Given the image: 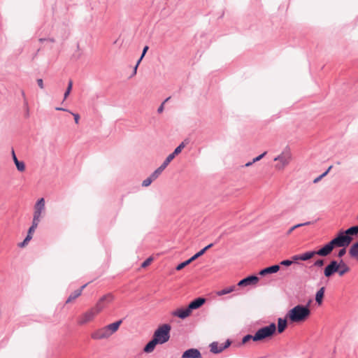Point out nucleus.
Masks as SVG:
<instances>
[{
	"label": "nucleus",
	"mask_w": 358,
	"mask_h": 358,
	"mask_svg": "<svg viewBox=\"0 0 358 358\" xmlns=\"http://www.w3.org/2000/svg\"><path fill=\"white\" fill-rule=\"evenodd\" d=\"M358 236V225L350 227L346 230H340L336 236L329 241L332 250L337 247H348L353 240V236Z\"/></svg>",
	"instance_id": "nucleus-1"
},
{
	"label": "nucleus",
	"mask_w": 358,
	"mask_h": 358,
	"mask_svg": "<svg viewBox=\"0 0 358 358\" xmlns=\"http://www.w3.org/2000/svg\"><path fill=\"white\" fill-rule=\"evenodd\" d=\"M309 303L306 306L301 304L296 305L288 311L286 317L293 323L304 322L310 315Z\"/></svg>",
	"instance_id": "nucleus-2"
},
{
	"label": "nucleus",
	"mask_w": 358,
	"mask_h": 358,
	"mask_svg": "<svg viewBox=\"0 0 358 358\" xmlns=\"http://www.w3.org/2000/svg\"><path fill=\"white\" fill-rule=\"evenodd\" d=\"M113 300V296L110 293L103 296L97 302L94 308L95 310L94 309H91L85 313L79 320V324H83L91 321L95 315L99 313L103 308L105 303H110Z\"/></svg>",
	"instance_id": "nucleus-3"
},
{
	"label": "nucleus",
	"mask_w": 358,
	"mask_h": 358,
	"mask_svg": "<svg viewBox=\"0 0 358 358\" xmlns=\"http://www.w3.org/2000/svg\"><path fill=\"white\" fill-rule=\"evenodd\" d=\"M277 327L274 322L259 329L254 334V341L258 342L271 338L276 332Z\"/></svg>",
	"instance_id": "nucleus-4"
},
{
	"label": "nucleus",
	"mask_w": 358,
	"mask_h": 358,
	"mask_svg": "<svg viewBox=\"0 0 358 358\" xmlns=\"http://www.w3.org/2000/svg\"><path fill=\"white\" fill-rule=\"evenodd\" d=\"M331 252L332 250L329 243H327L317 250H310L301 254V261H308L315 255L323 257H327L330 255Z\"/></svg>",
	"instance_id": "nucleus-5"
},
{
	"label": "nucleus",
	"mask_w": 358,
	"mask_h": 358,
	"mask_svg": "<svg viewBox=\"0 0 358 358\" xmlns=\"http://www.w3.org/2000/svg\"><path fill=\"white\" fill-rule=\"evenodd\" d=\"M171 327L169 324H164L159 327L154 332L152 338L159 343L164 344L170 338Z\"/></svg>",
	"instance_id": "nucleus-6"
},
{
	"label": "nucleus",
	"mask_w": 358,
	"mask_h": 358,
	"mask_svg": "<svg viewBox=\"0 0 358 358\" xmlns=\"http://www.w3.org/2000/svg\"><path fill=\"white\" fill-rule=\"evenodd\" d=\"M291 159V153L289 150H284L280 155L274 158V161L278 162L275 168L278 170L282 169L289 164Z\"/></svg>",
	"instance_id": "nucleus-7"
},
{
	"label": "nucleus",
	"mask_w": 358,
	"mask_h": 358,
	"mask_svg": "<svg viewBox=\"0 0 358 358\" xmlns=\"http://www.w3.org/2000/svg\"><path fill=\"white\" fill-rule=\"evenodd\" d=\"M338 266L339 264L337 260H331L324 268V275L327 278H330L335 273H338L339 275Z\"/></svg>",
	"instance_id": "nucleus-8"
},
{
	"label": "nucleus",
	"mask_w": 358,
	"mask_h": 358,
	"mask_svg": "<svg viewBox=\"0 0 358 358\" xmlns=\"http://www.w3.org/2000/svg\"><path fill=\"white\" fill-rule=\"evenodd\" d=\"M259 280V277H257L256 275H248L242 280H241L237 285L239 287H246L248 285H254L257 284Z\"/></svg>",
	"instance_id": "nucleus-9"
},
{
	"label": "nucleus",
	"mask_w": 358,
	"mask_h": 358,
	"mask_svg": "<svg viewBox=\"0 0 358 358\" xmlns=\"http://www.w3.org/2000/svg\"><path fill=\"white\" fill-rule=\"evenodd\" d=\"M231 341L229 340H227L224 343L221 344L219 347L217 342H213L210 345V352L214 354H217L222 352L224 350L229 348L231 345Z\"/></svg>",
	"instance_id": "nucleus-10"
},
{
	"label": "nucleus",
	"mask_w": 358,
	"mask_h": 358,
	"mask_svg": "<svg viewBox=\"0 0 358 358\" xmlns=\"http://www.w3.org/2000/svg\"><path fill=\"white\" fill-rule=\"evenodd\" d=\"M91 337L94 340H101L104 338H108L110 337V334L107 331V329L104 327L103 328L99 329L95 331H94L91 334Z\"/></svg>",
	"instance_id": "nucleus-11"
},
{
	"label": "nucleus",
	"mask_w": 358,
	"mask_h": 358,
	"mask_svg": "<svg viewBox=\"0 0 358 358\" xmlns=\"http://www.w3.org/2000/svg\"><path fill=\"white\" fill-rule=\"evenodd\" d=\"M200 351L196 348H189L185 350L182 355V358H201Z\"/></svg>",
	"instance_id": "nucleus-12"
},
{
	"label": "nucleus",
	"mask_w": 358,
	"mask_h": 358,
	"mask_svg": "<svg viewBox=\"0 0 358 358\" xmlns=\"http://www.w3.org/2000/svg\"><path fill=\"white\" fill-rule=\"evenodd\" d=\"M206 302V299L203 297H197L192 301L189 305V309L192 312L193 310H196L201 307Z\"/></svg>",
	"instance_id": "nucleus-13"
},
{
	"label": "nucleus",
	"mask_w": 358,
	"mask_h": 358,
	"mask_svg": "<svg viewBox=\"0 0 358 358\" xmlns=\"http://www.w3.org/2000/svg\"><path fill=\"white\" fill-rule=\"evenodd\" d=\"M279 264H274L262 269L259 274L262 276H265L268 274L275 273L280 270Z\"/></svg>",
	"instance_id": "nucleus-14"
},
{
	"label": "nucleus",
	"mask_w": 358,
	"mask_h": 358,
	"mask_svg": "<svg viewBox=\"0 0 358 358\" xmlns=\"http://www.w3.org/2000/svg\"><path fill=\"white\" fill-rule=\"evenodd\" d=\"M191 313L192 311L187 306L186 308H178L173 313V315L183 320L189 316Z\"/></svg>",
	"instance_id": "nucleus-15"
},
{
	"label": "nucleus",
	"mask_w": 358,
	"mask_h": 358,
	"mask_svg": "<svg viewBox=\"0 0 358 358\" xmlns=\"http://www.w3.org/2000/svg\"><path fill=\"white\" fill-rule=\"evenodd\" d=\"M45 210V199L43 198H41L37 201L34 206V214H36L38 215H41L42 212Z\"/></svg>",
	"instance_id": "nucleus-16"
},
{
	"label": "nucleus",
	"mask_w": 358,
	"mask_h": 358,
	"mask_svg": "<svg viewBox=\"0 0 358 358\" xmlns=\"http://www.w3.org/2000/svg\"><path fill=\"white\" fill-rule=\"evenodd\" d=\"M122 323V320H119L105 327L107 329V331L110 334V336L118 330Z\"/></svg>",
	"instance_id": "nucleus-17"
},
{
	"label": "nucleus",
	"mask_w": 358,
	"mask_h": 358,
	"mask_svg": "<svg viewBox=\"0 0 358 358\" xmlns=\"http://www.w3.org/2000/svg\"><path fill=\"white\" fill-rule=\"evenodd\" d=\"M159 344L153 338L144 346L143 352L150 353L154 351L156 345Z\"/></svg>",
	"instance_id": "nucleus-18"
},
{
	"label": "nucleus",
	"mask_w": 358,
	"mask_h": 358,
	"mask_svg": "<svg viewBox=\"0 0 358 358\" xmlns=\"http://www.w3.org/2000/svg\"><path fill=\"white\" fill-rule=\"evenodd\" d=\"M287 318H278V327H277V329L276 331H278V332L279 334H281L282 333L285 329L287 328Z\"/></svg>",
	"instance_id": "nucleus-19"
},
{
	"label": "nucleus",
	"mask_w": 358,
	"mask_h": 358,
	"mask_svg": "<svg viewBox=\"0 0 358 358\" xmlns=\"http://www.w3.org/2000/svg\"><path fill=\"white\" fill-rule=\"evenodd\" d=\"M339 264V276L344 275L346 273L350 271V267L344 262L343 259L338 262Z\"/></svg>",
	"instance_id": "nucleus-20"
},
{
	"label": "nucleus",
	"mask_w": 358,
	"mask_h": 358,
	"mask_svg": "<svg viewBox=\"0 0 358 358\" xmlns=\"http://www.w3.org/2000/svg\"><path fill=\"white\" fill-rule=\"evenodd\" d=\"M189 143V139L185 138L178 147H176L174 151L171 153L174 157L180 154L182 150Z\"/></svg>",
	"instance_id": "nucleus-21"
},
{
	"label": "nucleus",
	"mask_w": 358,
	"mask_h": 358,
	"mask_svg": "<svg viewBox=\"0 0 358 358\" xmlns=\"http://www.w3.org/2000/svg\"><path fill=\"white\" fill-rule=\"evenodd\" d=\"M325 287H322L315 294V301L318 305H321L324 296Z\"/></svg>",
	"instance_id": "nucleus-22"
},
{
	"label": "nucleus",
	"mask_w": 358,
	"mask_h": 358,
	"mask_svg": "<svg viewBox=\"0 0 358 358\" xmlns=\"http://www.w3.org/2000/svg\"><path fill=\"white\" fill-rule=\"evenodd\" d=\"M350 255L358 260V241L352 245L349 250Z\"/></svg>",
	"instance_id": "nucleus-23"
},
{
	"label": "nucleus",
	"mask_w": 358,
	"mask_h": 358,
	"mask_svg": "<svg viewBox=\"0 0 358 358\" xmlns=\"http://www.w3.org/2000/svg\"><path fill=\"white\" fill-rule=\"evenodd\" d=\"M81 295V290H75L73 293L70 294V296L68 297L67 300L66 301V303H70L77 299L79 296Z\"/></svg>",
	"instance_id": "nucleus-24"
},
{
	"label": "nucleus",
	"mask_w": 358,
	"mask_h": 358,
	"mask_svg": "<svg viewBox=\"0 0 358 358\" xmlns=\"http://www.w3.org/2000/svg\"><path fill=\"white\" fill-rule=\"evenodd\" d=\"M236 287L234 285L230 286L229 287H226L224 289H222V290L217 292V294L218 296H222L224 294H229L235 290Z\"/></svg>",
	"instance_id": "nucleus-25"
},
{
	"label": "nucleus",
	"mask_w": 358,
	"mask_h": 358,
	"mask_svg": "<svg viewBox=\"0 0 358 358\" xmlns=\"http://www.w3.org/2000/svg\"><path fill=\"white\" fill-rule=\"evenodd\" d=\"M23 108L24 110V117L29 118V115H30V112H29V103H28V101H27V98H24V102H23Z\"/></svg>",
	"instance_id": "nucleus-26"
},
{
	"label": "nucleus",
	"mask_w": 358,
	"mask_h": 358,
	"mask_svg": "<svg viewBox=\"0 0 358 358\" xmlns=\"http://www.w3.org/2000/svg\"><path fill=\"white\" fill-rule=\"evenodd\" d=\"M165 169L160 166L152 174V178L156 180Z\"/></svg>",
	"instance_id": "nucleus-27"
},
{
	"label": "nucleus",
	"mask_w": 358,
	"mask_h": 358,
	"mask_svg": "<svg viewBox=\"0 0 358 358\" xmlns=\"http://www.w3.org/2000/svg\"><path fill=\"white\" fill-rule=\"evenodd\" d=\"M175 158V157L172 155V154H170L167 156V157L165 159V160L164 161V162L161 164V166L166 169V166L169 164V163Z\"/></svg>",
	"instance_id": "nucleus-28"
},
{
	"label": "nucleus",
	"mask_w": 358,
	"mask_h": 358,
	"mask_svg": "<svg viewBox=\"0 0 358 358\" xmlns=\"http://www.w3.org/2000/svg\"><path fill=\"white\" fill-rule=\"evenodd\" d=\"M190 263H192V261L189 259H188L187 260L183 262H181L179 264H178V266H176V269L177 271H180L182 270L183 268H185V266H187V265H189Z\"/></svg>",
	"instance_id": "nucleus-29"
},
{
	"label": "nucleus",
	"mask_w": 358,
	"mask_h": 358,
	"mask_svg": "<svg viewBox=\"0 0 358 358\" xmlns=\"http://www.w3.org/2000/svg\"><path fill=\"white\" fill-rule=\"evenodd\" d=\"M72 86H73V82L71 80H70L68 83V87L64 92V99H66L68 97V96L69 95V94L71 93V91L72 90Z\"/></svg>",
	"instance_id": "nucleus-30"
},
{
	"label": "nucleus",
	"mask_w": 358,
	"mask_h": 358,
	"mask_svg": "<svg viewBox=\"0 0 358 358\" xmlns=\"http://www.w3.org/2000/svg\"><path fill=\"white\" fill-rule=\"evenodd\" d=\"M15 164L19 171L22 172L25 170V164L23 162L18 160L15 162Z\"/></svg>",
	"instance_id": "nucleus-31"
},
{
	"label": "nucleus",
	"mask_w": 358,
	"mask_h": 358,
	"mask_svg": "<svg viewBox=\"0 0 358 358\" xmlns=\"http://www.w3.org/2000/svg\"><path fill=\"white\" fill-rule=\"evenodd\" d=\"M331 167H332L331 166H329V167L328 168V169H327L326 171H324L322 174H321L320 176H319L318 177H317L316 178H315V179L313 180V182H314V183H317V182H318L319 181H320V180H322L324 176H326L328 174V173H329V171L331 170Z\"/></svg>",
	"instance_id": "nucleus-32"
},
{
	"label": "nucleus",
	"mask_w": 358,
	"mask_h": 358,
	"mask_svg": "<svg viewBox=\"0 0 358 358\" xmlns=\"http://www.w3.org/2000/svg\"><path fill=\"white\" fill-rule=\"evenodd\" d=\"M325 261L323 259H317L313 264L310 266L311 267H322L324 265Z\"/></svg>",
	"instance_id": "nucleus-33"
},
{
	"label": "nucleus",
	"mask_w": 358,
	"mask_h": 358,
	"mask_svg": "<svg viewBox=\"0 0 358 358\" xmlns=\"http://www.w3.org/2000/svg\"><path fill=\"white\" fill-rule=\"evenodd\" d=\"M154 180H155V179H152V176L150 175L148 178H146L145 180H144L143 181L142 186L143 187H148Z\"/></svg>",
	"instance_id": "nucleus-34"
},
{
	"label": "nucleus",
	"mask_w": 358,
	"mask_h": 358,
	"mask_svg": "<svg viewBox=\"0 0 358 358\" xmlns=\"http://www.w3.org/2000/svg\"><path fill=\"white\" fill-rule=\"evenodd\" d=\"M250 340H252L254 341V335L247 334L243 337L242 343L245 344Z\"/></svg>",
	"instance_id": "nucleus-35"
},
{
	"label": "nucleus",
	"mask_w": 358,
	"mask_h": 358,
	"mask_svg": "<svg viewBox=\"0 0 358 358\" xmlns=\"http://www.w3.org/2000/svg\"><path fill=\"white\" fill-rule=\"evenodd\" d=\"M40 217H41V215H36V214H34L33 221H32V224L31 225L37 227L38 225V223L40 222Z\"/></svg>",
	"instance_id": "nucleus-36"
},
{
	"label": "nucleus",
	"mask_w": 358,
	"mask_h": 358,
	"mask_svg": "<svg viewBox=\"0 0 358 358\" xmlns=\"http://www.w3.org/2000/svg\"><path fill=\"white\" fill-rule=\"evenodd\" d=\"M31 239V236H29V235H27L24 241L18 244V246L20 248L24 247L27 243L29 242V241Z\"/></svg>",
	"instance_id": "nucleus-37"
},
{
	"label": "nucleus",
	"mask_w": 358,
	"mask_h": 358,
	"mask_svg": "<svg viewBox=\"0 0 358 358\" xmlns=\"http://www.w3.org/2000/svg\"><path fill=\"white\" fill-rule=\"evenodd\" d=\"M203 254L204 251H203L202 250L194 254L192 257H190L192 262L198 259L199 257H200L201 256H202Z\"/></svg>",
	"instance_id": "nucleus-38"
},
{
	"label": "nucleus",
	"mask_w": 358,
	"mask_h": 358,
	"mask_svg": "<svg viewBox=\"0 0 358 358\" xmlns=\"http://www.w3.org/2000/svg\"><path fill=\"white\" fill-rule=\"evenodd\" d=\"M341 249H340L337 253V257L338 258H342L346 253V247H341Z\"/></svg>",
	"instance_id": "nucleus-39"
},
{
	"label": "nucleus",
	"mask_w": 358,
	"mask_h": 358,
	"mask_svg": "<svg viewBox=\"0 0 358 358\" xmlns=\"http://www.w3.org/2000/svg\"><path fill=\"white\" fill-rule=\"evenodd\" d=\"M293 264V261L292 259H285L282 260L279 265H282L285 266H289Z\"/></svg>",
	"instance_id": "nucleus-40"
},
{
	"label": "nucleus",
	"mask_w": 358,
	"mask_h": 358,
	"mask_svg": "<svg viewBox=\"0 0 358 358\" xmlns=\"http://www.w3.org/2000/svg\"><path fill=\"white\" fill-rule=\"evenodd\" d=\"M152 261V257H149L148 259H146L141 264V267L142 268H145L147 267L148 266H149L151 263V262Z\"/></svg>",
	"instance_id": "nucleus-41"
},
{
	"label": "nucleus",
	"mask_w": 358,
	"mask_h": 358,
	"mask_svg": "<svg viewBox=\"0 0 358 358\" xmlns=\"http://www.w3.org/2000/svg\"><path fill=\"white\" fill-rule=\"evenodd\" d=\"M312 223H313L312 222H303V223H300V224H295L294 226L295 229H298V228L303 227V226L310 225Z\"/></svg>",
	"instance_id": "nucleus-42"
},
{
	"label": "nucleus",
	"mask_w": 358,
	"mask_h": 358,
	"mask_svg": "<svg viewBox=\"0 0 358 358\" xmlns=\"http://www.w3.org/2000/svg\"><path fill=\"white\" fill-rule=\"evenodd\" d=\"M299 260L301 261V254L295 255L292 257V261H293V263H297Z\"/></svg>",
	"instance_id": "nucleus-43"
},
{
	"label": "nucleus",
	"mask_w": 358,
	"mask_h": 358,
	"mask_svg": "<svg viewBox=\"0 0 358 358\" xmlns=\"http://www.w3.org/2000/svg\"><path fill=\"white\" fill-rule=\"evenodd\" d=\"M266 155V152H263L262 154L259 155V156L256 157L252 159V162H257L262 159L265 155Z\"/></svg>",
	"instance_id": "nucleus-44"
},
{
	"label": "nucleus",
	"mask_w": 358,
	"mask_h": 358,
	"mask_svg": "<svg viewBox=\"0 0 358 358\" xmlns=\"http://www.w3.org/2000/svg\"><path fill=\"white\" fill-rule=\"evenodd\" d=\"M37 227H34L33 225H31L29 230H28V232H27V235H29V236H31L32 237V234L35 231V229H36Z\"/></svg>",
	"instance_id": "nucleus-45"
},
{
	"label": "nucleus",
	"mask_w": 358,
	"mask_h": 358,
	"mask_svg": "<svg viewBox=\"0 0 358 358\" xmlns=\"http://www.w3.org/2000/svg\"><path fill=\"white\" fill-rule=\"evenodd\" d=\"M37 84L38 85V87L41 88V89H43L44 88V85H43V79L41 78H38L37 80Z\"/></svg>",
	"instance_id": "nucleus-46"
},
{
	"label": "nucleus",
	"mask_w": 358,
	"mask_h": 358,
	"mask_svg": "<svg viewBox=\"0 0 358 358\" xmlns=\"http://www.w3.org/2000/svg\"><path fill=\"white\" fill-rule=\"evenodd\" d=\"M70 113L73 115V117H74V120H75V122L76 124H78L79 119H80V115L78 113H71V112H70Z\"/></svg>",
	"instance_id": "nucleus-47"
},
{
	"label": "nucleus",
	"mask_w": 358,
	"mask_h": 358,
	"mask_svg": "<svg viewBox=\"0 0 358 358\" xmlns=\"http://www.w3.org/2000/svg\"><path fill=\"white\" fill-rule=\"evenodd\" d=\"M214 245L213 243H210L209 245H206L205 248H203V249H201L203 251H204V253L208 250H209L210 248H211Z\"/></svg>",
	"instance_id": "nucleus-48"
},
{
	"label": "nucleus",
	"mask_w": 358,
	"mask_h": 358,
	"mask_svg": "<svg viewBox=\"0 0 358 358\" xmlns=\"http://www.w3.org/2000/svg\"><path fill=\"white\" fill-rule=\"evenodd\" d=\"M164 102H162V104L159 106L158 109H157V112L159 113H161L163 112L164 110Z\"/></svg>",
	"instance_id": "nucleus-49"
},
{
	"label": "nucleus",
	"mask_w": 358,
	"mask_h": 358,
	"mask_svg": "<svg viewBox=\"0 0 358 358\" xmlns=\"http://www.w3.org/2000/svg\"><path fill=\"white\" fill-rule=\"evenodd\" d=\"M12 152V158H13V162L15 163V162L18 161V159H17V158L16 157V155H15V151H14L13 149H12V152Z\"/></svg>",
	"instance_id": "nucleus-50"
},
{
	"label": "nucleus",
	"mask_w": 358,
	"mask_h": 358,
	"mask_svg": "<svg viewBox=\"0 0 358 358\" xmlns=\"http://www.w3.org/2000/svg\"><path fill=\"white\" fill-rule=\"evenodd\" d=\"M148 49H149V47L148 45H145L143 49L141 56L144 57Z\"/></svg>",
	"instance_id": "nucleus-51"
},
{
	"label": "nucleus",
	"mask_w": 358,
	"mask_h": 358,
	"mask_svg": "<svg viewBox=\"0 0 358 358\" xmlns=\"http://www.w3.org/2000/svg\"><path fill=\"white\" fill-rule=\"evenodd\" d=\"M55 110H60V111H66V112H69V110L66 109V108H61V107H57L55 108Z\"/></svg>",
	"instance_id": "nucleus-52"
},
{
	"label": "nucleus",
	"mask_w": 358,
	"mask_h": 358,
	"mask_svg": "<svg viewBox=\"0 0 358 358\" xmlns=\"http://www.w3.org/2000/svg\"><path fill=\"white\" fill-rule=\"evenodd\" d=\"M295 229H295L294 226L292 227H291V228L287 231V234H287V236H288V235H289V234H291L294 230H295Z\"/></svg>",
	"instance_id": "nucleus-53"
},
{
	"label": "nucleus",
	"mask_w": 358,
	"mask_h": 358,
	"mask_svg": "<svg viewBox=\"0 0 358 358\" xmlns=\"http://www.w3.org/2000/svg\"><path fill=\"white\" fill-rule=\"evenodd\" d=\"M21 94H22V96L23 98V102H24V98H27V97H26L24 91L22 90H21Z\"/></svg>",
	"instance_id": "nucleus-54"
},
{
	"label": "nucleus",
	"mask_w": 358,
	"mask_h": 358,
	"mask_svg": "<svg viewBox=\"0 0 358 358\" xmlns=\"http://www.w3.org/2000/svg\"><path fill=\"white\" fill-rule=\"evenodd\" d=\"M143 56H141V57L138 59V60L137 61V63L136 65L138 66L139 64L141 63V60L143 59Z\"/></svg>",
	"instance_id": "nucleus-55"
},
{
	"label": "nucleus",
	"mask_w": 358,
	"mask_h": 358,
	"mask_svg": "<svg viewBox=\"0 0 358 358\" xmlns=\"http://www.w3.org/2000/svg\"><path fill=\"white\" fill-rule=\"evenodd\" d=\"M254 163H255V162H252H252H248V163H246V164H245V166H246V167L250 166H251V165H252V164H254Z\"/></svg>",
	"instance_id": "nucleus-56"
},
{
	"label": "nucleus",
	"mask_w": 358,
	"mask_h": 358,
	"mask_svg": "<svg viewBox=\"0 0 358 358\" xmlns=\"http://www.w3.org/2000/svg\"><path fill=\"white\" fill-rule=\"evenodd\" d=\"M138 66H137V65H136L134 66V71H133V75H135L136 73Z\"/></svg>",
	"instance_id": "nucleus-57"
},
{
	"label": "nucleus",
	"mask_w": 358,
	"mask_h": 358,
	"mask_svg": "<svg viewBox=\"0 0 358 358\" xmlns=\"http://www.w3.org/2000/svg\"><path fill=\"white\" fill-rule=\"evenodd\" d=\"M87 285V283L85 284L84 285H83L80 289H78V290H81V292H83V289H85V287Z\"/></svg>",
	"instance_id": "nucleus-58"
},
{
	"label": "nucleus",
	"mask_w": 358,
	"mask_h": 358,
	"mask_svg": "<svg viewBox=\"0 0 358 358\" xmlns=\"http://www.w3.org/2000/svg\"><path fill=\"white\" fill-rule=\"evenodd\" d=\"M47 41H50L51 43H54L55 41L53 38H47Z\"/></svg>",
	"instance_id": "nucleus-59"
},
{
	"label": "nucleus",
	"mask_w": 358,
	"mask_h": 358,
	"mask_svg": "<svg viewBox=\"0 0 358 358\" xmlns=\"http://www.w3.org/2000/svg\"><path fill=\"white\" fill-rule=\"evenodd\" d=\"M45 41H47V38H39V41H40L41 43H43V42Z\"/></svg>",
	"instance_id": "nucleus-60"
},
{
	"label": "nucleus",
	"mask_w": 358,
	"mask_h": 358,
	"mask_svg": "<svg viewBox=\"0 0 358 358\" xmlns=\"http://www.w3.org/2000/svg\"><path fill=\"white\" fill-rule=\"evenodd\" d=\"M169 99H170V97H168L163 102H164V103H165L166 101H169Z\"/></svg>",
	"instance_id": "nucleus-61"
},
{
	"label": "nucleus",
	"mask_w": 358,
	"mask_h": 358,
	"mask_svg": "<svg viewBox=\"0 0 358 358\" xmlns=\"http://www.w3.org/2000/svg\"><path fill=\"white\" fill-rule=\"evenodd\" d=\"M357 220H358V215H357Z\"/></svg>",
	"instance_id": "nucleus-62"
}]
</instances>
